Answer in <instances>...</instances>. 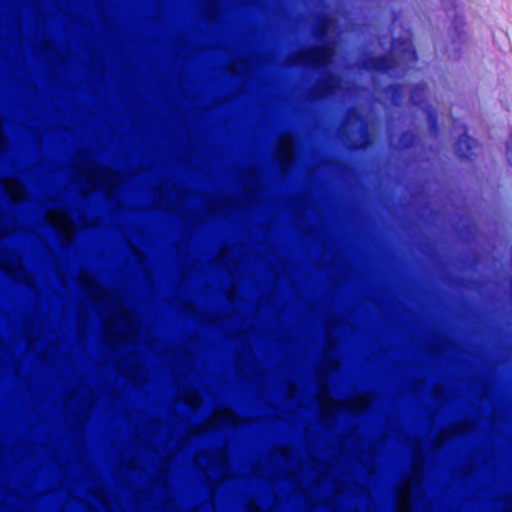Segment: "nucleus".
Masks as SVG:
<instances>
[{
    "label": "nucleus",
    "instance_id": "nucleus-1",
    "mask_svg": "<svg viewBox=\"0 0 512 512\" xmlns=\"http://www.w3.org/2000/svg\"><path fill=\"white\" fill-rule=\"evenodd\" d=\"M332 55L333 47L329 43H322L301 53L298 59L307 67L322 70L330 64Z\"/></svg>",
    "mask_w": 512,
    "mask_h": 512
},
{
    "label": "nucleus",
    "instance_id": "nucleus-2",
    "mask_svg": "<svg viewBox=\"0 0 512 512\" xmlns=\"http://www.w3.org/2000/svg\"><path fill=\"white\" fill-rule=\"evenodd\" d=\"M398 58L391 54H382L378 56H370L365 59L363 66L366 70L378 73H389L395 71L399 67Z\"/></svg>",
    "mask_w": 512,
    "mask_h": 512
},
{
    "label": "nucleus",
    "instance_id": "nucleus-3",
    "mask_svg": "<svg viewBox=\"0 0 512 512\" xmlns=\"http://www.w3.org/2000/svg\"><path fill=\"white\" fill-rule=\"evenodd\" d=\"M476 140L466 133L461 134L454 143L456 155L463 160H470L474 154Z\"/></svg>",
    "mask_w": 512,
    "mask_h": 512
},
{
    "label": "nucleus",
    "instance_id": "nucleus-4",
    "mask_svg": "<svg viewBox=\"0 0 512 512\" xmlns=\"http://www.w3.org/2000/svg\"><path fill=\"white\" fill-rule=\"evenodd\" d=\"M385 94L389 96L391 103L394 106H400L403 99V85L399 83H392L386 86Z\"/></svg>",
    "mask_w": 512,
    "mask_h": 512
},
{
    "label": "nucleus",
    "instance_id": "nucleus-5",
    "mask_svg": "<svg viewBox=\"0 0 512 512\" xmlns=\"http://www.w3.org/2000/svg\"><path fill=\"white\" fill-rule=\"evenodd\" d=\"M330 24L331 18L329 16L323 15L319 18L314 29V36L317 40H323L327 36Z\"/></svg>",
    "mask_w": 512,
    "mask_h": 512
},
{
    "label": "nucleus",
    "instance_id": "nucleus-6",
    "mask_svg": "<svg viewBox=\"0 0 512 512\" xmlns=\"http://www.w3.org/2000/svg\"><path fill=\"white\" fill-rule=\"evenodd\" d=\"M397 43L401 50V54L408 60V61H415L417 59L416 50L414 47L408 43L405 40L398 39L393 42V45Z\"/></svg>",
    "mask_w": 512,
    "mask_h": 512
},
{
    "label": "nucleus",
    "instance_id": "nucleus-7",
    "mask_svg": "<svg viewBox=\"0 0 512 512\" xmlns=\"http://www.w3.org/2000/svg\"><path fill=\"white\" fill-rule=\"evenodd\" d=\"M424 92H425V87L420 84H416L411 88L410 101L414 106L421 105Z\"/></svg>",
    "mask_w": 512,
    "mask_h": 512
},
{
    "label": "nucleus",
    "instance_id": "nucleus-8",
    "mask_svg": "<svg viewBox=\"0 0 512 512\" xmlns=\"http://www.w3.org/2000/svg\"><path fill=\"white\" fill-rule=\"evenodd\" d=\"M400 142L404 148H410L413 145L414 142V136L411 132L405 131L402 133L400 137Z\"/></svg>",
    "mask_w": 512,
    "mask_h": 512
},
{
    "label": "nucleus",
    "instance_id": "nucleus-9",
    "mask_svg": "<svg viewBox=\"0 0 512 512\" xmlns=\"http://www.w3.org/2000/svg\"><path fill=\"white\" fill-rule=\"evenodd\" d=\"M330 90V85L326 80H322L317 87V92L319 94H327Z\"/></svg>",
    "mask_w": 512,
    "mask_h": 512
},
{
    "label": "nucleus",
    "instance_id": "nucleus-10",
    "mask_svg": "<svg viewBox=\"0 0 512 512\" xmlns=\"http://www.w3.org/2000/svg\"><path fill=\"white\" fill-rule=\"evenodd\" d=\"M359 147H360L359 145H354V146H353V148H354V149H357V148H359Z\"/></svg>",
    "mask_w": 512,
    "mask_h": 512
}]
</instances>
